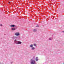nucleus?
<instances>
[{
	"mask_svg": "<svg viewBox=\"0 0 64 64\" xmlns=\"http://www.w3.org/2000/svg\"><path fill=\"white\" fill-rule=\"evenodd\" d=\"M34 46H36V44H34Z\"/></svg>",
	"mask_w": 64,
	"mask_h": 64,
	"instance_id": "f8f14e48",
	"label": "nucleus"
},
{
	"mask_svg": "<svg viewBox=\"0 0 64 64\" xmlns=\"http://www.w3.org/2000/svg\"><path fill=\"white\" fill-rule=\"evenodd\" d=\"M36 27H39V26H38V25H36Z\"/></svg>",
	"mask_w": 64,
	"mask_h": 64,
	"instance_id": "9d476101",
	"label": "nucleus"
},
{
	"mask_svg": "<svg viewBox=\"0 0 64 64\" xmlns=\"http://www.w3.org/2000/svg\"><path fill=\"white\" fill-rule=\"evenodd\" d=\"M49 40H52V38H49Z\"/></svg>",
	"mask_w": 64,
	"mask_h": 64,
	"instance_id": "0eeeda50",
	"label": "nucleus"
},
{
	"mask_svg": "<svg viewBox=\"0 0 64 64\" xmlns=\"http://www.w3.org/2000/svg\"><path fill=\"white\" fill-rule=\"evenodd\" d=\"M11 30H15V28H12Z\"/></svg>",
	"mask_w": 64,
	"mask_h": 64,
	"instance_id": "39448f33",
	"label": "nucleus"
},
{
	"mask_svg": "<svg viewBox=\"0 0 64 64\" xmlns=\"http://www.w3.org/2000/svg\"><path fill=\"white\" fill-rule=\"evenodd\" d=\"M10 27H15V25H11L10 26Z\"/></svg>",
	"mask_w": 64,
	"mask_h": 64,
	"instance_id": "20e7f679",
	"label": "nucleus"
},
{
	"mask_svg": "<svg viewBox=\"0 0 64 64\" xmlns=\"http://www.w3.org/2000/svg\"><path fill=\"white\" fill-rule=\"evenodd\" d=\"M36 31L37 30L36 29H34V31L35 32V31Z\"/></svg>",
	"mask_w": 64,
	"mask_h": 64,
	"instance_id": "6e6552de",
	"label": "nucleus"
},
{
	"mask_svg": "<svg viewBox=\"0 0 64 64\" xmlns=\"http://www.w3.org/2000/svg\"><path fill=\"white\" fill-rule=\"evenodd\" d=\"M15 35L16 36H19V32H16L15 33Z\"/></svg>",
	"mask_w": 64,
	"mask_h": 64,
	"instance_id": "7ed1b4c3",
	"label": "nucleus"
},
{
	"mask_svg": "<svg viewBox=\"0 0 64 64\" xmlns=\"http://www.w3.org/2000/svg\"><path fill=\"white\" fill-rule=\"evenodd\" d=\"M34 49L35 48L34 47H32V50H34Z\"/></svg>",
	"mask_w": 64,
	"mask_h": 64,
	"instance_id": "9b49d317",
	"label": "nucleus"
},
{
	"mask_svg": "<svg viewBox=\"0 0 64 64\" xmlns=\"http://www.w3.org/2000/svg\"><path fill=\"white\" fill-rule=\"evenodd\" d=\"M38 58L37 57H36V61H38V59H37Z\"/></svg>",
	"mask_w": 64,
	"mask_h": 64,
	"instance_id": "423d86ee",
	"label": "nucleus"
},
{
	"mask_svg": "<svg viewBox=\"0 0 64 64\" xmlns=\"http://www.w3.org/2000/svg\"><path fill=\"white\" fill-rule=\"evenodd\" d=\"M14 41L16 42V44H20L22 43V42L20 41H18L17 40H14Z\"/></svg>",
	"mask_w": 64,
	"mask_h": 64,
	"instance_id": "f257e3e1",
	"label": "nucleus"
},
{
	"mask_svg": "<svg viewBox=\"0 0 64 64\" xmlns=\"http://www.w3.org/2000/svg\"><path fill=\"white\" fill-rule=\"evenodd\" d=\"M30 47H33V45H32V44L30 46Z\"/></svg>",
	"mask_w": 64,
	"mask_h": 64,
	"instance_id": "1a4fd4ad",
	"label": "nucleus"
},
{
	"mask_svg": "<svg viewBox=\"0 0 64 64\" xmlns=\"http://www.w3.org/2000/svg\"><path fill=\"white\" fill-rule=\"evenodd\" d=\"M62 32H63V33H64V31H62Z\"/></svg>",
	"mask_w": 64,
	"mask_h": 64,
	"instance_id": "ddd939ff",
	"label": "nucleus"
},
{
	"mask_svg": "<svg viewBox=\"0 0 64 64\" xmlns=\"http://www.w3.org/2000/svg\"><path fill=\"white\" fill-rule=\"evenodd\" d=\"M0 26H2V24H0Z\"/></svg>",
	"mask_w": 64,
	"mask_h": 64,
	"instance_id": "4468645a",
	"label": "nucleus"
},
{
	"mask_svg": "<svg viewBox=\"0 0 64 64\" xmlns=\"http://www.w3.org/2000/svg\"><path fill=\"white\" fill-rule=\"evenodd\" d=\"M29 2V3H30V2Z\"/></svg>",
	"mask_w": 64,
	"mask_h": 64,
	"instance_id": "2eb2a0df",
	"label": "nucleus"
},
{
	"mask_svg": "<svg viewBox=\"0 0 64 64\" xmlns=\"http://www.w3.org/2000/svg\"><path fill=\"white\" fill-rule=\"evenodd\" d=\"M31 64H35V60H31Z\"/></svg>",
	"mask_w": 64,
	"mask_h": 64,
	"instance_id": "f03ea898",
	"label": "nucleus"
}]
</instances>
